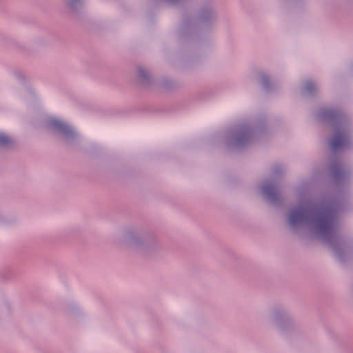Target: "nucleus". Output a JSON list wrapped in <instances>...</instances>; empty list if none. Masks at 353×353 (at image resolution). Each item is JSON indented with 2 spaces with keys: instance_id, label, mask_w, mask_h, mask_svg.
Masks as SVG:
<instances>
[{
  "instance_id": "obj_15",
  "label": "nucleus",
  "mask_w": 353,
  "mask_h": 353,
  "mask_svg": "<svg viewBox=\"0 0 353 353\" xmlns=\"http://www.w3.org/2000/svg\"><path fill=\"white\" fill-rule=\"evenodd\" d=\"M301 93L303 96L314 97L319 93V88L316 83L312 79H308L305 81L304 85L301 89Z\"/></svg>"
},
{
  "instance_id": "obj_9",
  "label": "nucleus",
  "mask_w": 353,
  "mask_h": 353,
  "mask_svg": "<svg viewBox=\"0 0 353 353\" xmlns=\"http://www.w3.org/2000/svg\"><path fill=\"white\" fill-rule=\"evenodd\" d=\"M329 170L334 185L338 189H342L349 183L352 175L350 168L343 166L338 161H333L330 164Z\"/></svg>"
},
{
  "instance_id": "obj_10",
  "label": "nucleus",
  "mask_w": 353,
  "mask_h": 353,
  "mask_svg": "<svg viewBox=\"0 0 353 353\" xmlns=\"http://www.w3.org/2000/svg\"><path fill=\"white\" fill-rule=\"evenodd\" d=\"M137 80L143 86L156 85V80L151 72L145 66L139 65L137 69Z\"/></svg>"
},
{
  "instance_id": "obj_22",
  "label": "nucleus",
  "mask_w": 353,
  "mask_h": 353,
  "mask_svg": "<svg viewBox=\"0 0 353 353\" xmlns=\"http://www.w3.org/2000/svg\"><path fill=\"white\" fill-rule=\"evenodd\" d=\"M352 72H353V63H352Z\"/></svg>"
},
{
  "instance_id": "obj_12",
  "label": "nucleus",
  "mask_w": 353,
  "mask_h": 353,
  "mask_svg": "<svg viewBox=\"0 0 353 353\" xmlns=\"http://www.w3.org/2000/svg\"><path fill=\"white\" fill-rule=\"evenodd\" d=\"M63 2L72 15L80 17L84 13L83 10L84 0H63Z\"/></svg>"
},
{
  "instance_id": "obj_2",
  "label": "nucleus",
  "mask_w": 353,
  "mask_h": 353,
  "mask_svg": "<svg viewBox=\"0 0 353 353\" xmlns=\"http://www.w3.org/2000/svg\"><path fill=\"white\" fill-rule=\"evenodd\" d=\"M217 20V12L211 1L202 3L197 12L196 17L185 14L183 17L177 29L178 41L181 46L179 54V67L188 70L199 59L196 32L199 26L211 27Z\"/></svg>"
},
{
  "instance_id": "obj_4",
  "label": "nucleus",
  "mask_w": 353,
  "mask_h": 353,
  "mask_svg": "<svg viewBox=\"0 0 353 353\" xmlns=\"http://www.w3.org/2000/svg\"><path fill=\"white\" fill-rule=\"evenodd\" d=\"M316 117L319 121L333 128L334 135L329 141L333 152L350 145L352 134V120L343 110L334 107L321 108Z\"/></svg>"
},
{
  "instance_id": "obj_5",
  "label": "nucleus",
  "mask_w": 353,
  "mask_h": 353,
  "mask_svg": "<svg viewBox=\"0 0 353 353\" xmlns=\"http://www.w3.org/2000/svg\"><path fill=\"white\" fill-rule=\"evenodd\" d=\"M267 132L264 119H260L253 124L243 123L232 128L225 139L228 150H240L247 147L253 141L261 139Z\"/></svg>"
},
{
  "instance_id": "obj_18",
  "label": "nucleus",
  "mask_w": 353,
  "mask_h": 353,
  "mask_svg": "<svg viewBox=\"0 0 353 353\" xmlns=\"http://www.w3.org/2000/svg\"><path fill=\"white\" fill-rule=\"evenodd\" d=\"M14 218H10L8 216H6V215L3 214L0 212V223L3 224H10L15 222Z\"/></svg>"
},
{
  "instance_id": "obj_3",
  "label": "nucleus",
  "mask_w": 353,
  "mask_h": 353,
  "mask_svg": "<svg viewBox=\"0 0 353 353\" xmlns=\"http://www.w3.org/2000/svg\"><path fill=\"white\" fill-rule=\"evenodd\" d=\"M116 242L145 258L153 256L161 248L160 240L155 232L136 225L123 226L121 229V236Z\"/></svg>"
},
{
  "instance_id": "obj_13",
  "label": "nucleus",
  "mask_w": 353,
  "mask_h": 353,
  "mask_svg": "<svg viewBox=\"0 0 353 353\" xmlns=\"http://www.w3.org/2000/svg\"><path fill=\"white\" fill-rule=\"evenodd\" d=\"M17 145L14 136L0 131V150L8 151L14 149Z\"/></svg>"
},
{
  "instance_id": "obj_19",
  "label": "nucleus",
  "mask_w": 353,
  "mask_h": 353,
  "mask_svg": "<svg viewBox=\"0 0 353 353\" xmlns=\"http://www.w3.org/2000/svg\"><path fill=\"white\" fill-rule=\"evenodd\" d=\"M283 172H284L283 169L279 165L274 166L272 168V174L274 176V177L275 179H276L275 176H281L283 173Z\"/></svg>"
},
{
  "instance_id": "obj_14",
  "label": "nucleus",
  "mask_w": 353,
  "mask_h": 353,
  "mask_svg": "<svg viewBox=\"0 0 353 353\" xmlns=\"http://www.w3.org/2000/svg\"><path fill=\"white\" fill-rule=\"evenodd\" d=\"M258 77L259 83L265 92L270 93L276 90L275 85L272 82V77L269 74L265 72H260L258 74Z\"/></svg>"
},
{
  "instance_id": "obj_21",
  "label": "nucleus",
  "mask_w": 353,
  "mask_h": 353,
  "mask_svg": "<svg viewBox=\"0 0 353 353\" xmlns=\"http://www.w3.org/2000/svg\"><path fill=\"white\" fill-rule=\"evenodd\" d=\"M344 3L349 5V6H353V0H342Z\"/></svg>"
},
{
  "instance_id": "obj_6",
  "label": "nucleus",
  "mask_w": 353,
  "mask_h": 353,
  "mask_svg": "<svg viewBox=\"0 0 353 353\" xmlns=\"http://www.w3.org/2000/svg\"><path fill=\"white\" fill-rule=\"evenodd\" d=\"M46 129L52 135L60 139L69 148H79L81 136L76 128L68 121L57 117H50L45 121Z\"/></svg>"
},
{
  "instance_id": "obj_16",
  "label": "nucleus",
  "mask_w": 353,
  "mask_h": 353,
  "mask_svg": "<svg viewBox=\"0 0 353 353\" xmlns=\"http://www.w3.org/2000/svg\"><path fill=\"white\" fill-rule=\"evenodd\" d=\"M156 85H158L166 89H173L177 87L178 83L177 82L169 78L163 77L160 79L156 80Z\"/></svg>"
},
{
  "instance_id": "obj_8",
  "label": "nucleus",
  "mask_w": 353,
  "mask_h": 353,
  "mask_svg": "<svg viewBox=\"0 0 353 353\" xmlns=\"http://www.w3.org/2000/svg\"><path fill=\"white\" fill-rule=\"evenodd\" d=\"M259 188L264 199L275 207L283 204L284 198L280 192V183L278 179L270 177L259 185Z\"/></svg>"
},
{
  "instance_id": "obj_11",
  "label": "nucleus",
  "mask_w": 353,
  "mask_h": 353,
  "mask_svg": "<svg viewBox=\"0 0 353 353\" xmlns=\"http://www.w3.org/2000/svg\"><path fill=\"white\" fill-rule=\"evenodd\" d=\"M61 307L65 313L75 320L83 316V312L79 305L74 301H65L62 303Z\"/></svg>"
},
{
  "instance_id": "obj_1",
  "label": "nucleus",
  "mask_w": 353,
  "mask_h": 353,
  "mask_svg": "<svg viewBox=\"0 0 353 353\" xmlns=\"http://www.w3.org/2000/svg\"><path fill=\"white\" fill-rule=\"evenodd\" d=\"M343 206L336 201L299 204L286 213V225L296 234L307 230L324 242L342 263L353 259V245L338 230L339 215Z\"/></svg>"
},
{
  "instance_id": "obj_20",
  "label": "nucleus",
  "mask_w": 353,
  "mask_h": 353,
  "mask_svg": "<svg viewBox=\"0 0 353 353\" xmlns=\"http://www.w3.org/2000/svg\"><path fill=\"white\" fill-rule=\"evenodd\" d=\"M2 307L6 308L8 310V312H10L11 309H12V305L8 302L3 303V305H2Z\"/></svg>"
},
{
  "instance_id": "obj_17",
  "label": "nucleus",
  "mask_w": 353,
  "mask_h": 353,
  "mask_svg": "<svg viewBox=\"0 0 353 353\" xmlns=\"http://www.w3.org/2000/svg\"><path fill=\"white\" fill-rule=\"evenodd\" d=\"M292 8L296 11H304L307 8L306 0H288Z\"/></svg>"
},
{
  "instance_id": "obj_7",
  "label": "nucleus",
  "mask_w": 353,
  "mask_h": 353,
  "mask_svg": "<svg viewBox=\"0 0 353 353\" xmlns=\"http://www.w3.org/2000/svg\"><path fill=\"white\" fill-rule=\"evenodd\" d=\"M268 319L283 334L298 335L301 332V325L283 305H275L270 310Z\"/></svg>"
}]
</instances>
